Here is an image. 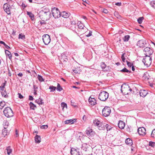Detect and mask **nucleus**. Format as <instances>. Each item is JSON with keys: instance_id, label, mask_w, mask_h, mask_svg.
<instances>
[{"instance_id": "obj_52", "label": "nucleus", "mask_w": 155, "mask_h": 155, "mask_svg": "<svg viewBox=\"0 0 155 155\" xmlns=\"http://www.w3.org/2000/svg\"><path fill=\"white\" fill-rule=\"evenodd\" d=\"M126 62L127 63V65L128 66V67H131L133 65V64L131 63L130 62H129L127 61H126Z\"/></svg>"}, {"instance_id": "obj_27", "label": "nucleus", "mask_w": 155, "mask_h": 155, "mask_svg": "<svg viewBox=\"0 0 155 155\" xmlns=\"http://www.w3.org/2000/svg\"><path fill=\"white\" fill-rule=\"evenodd\" d=\"M121 72H126L128 73H130L131 72V71H129L126 68H124L123 69L120 71Z\"/></svg>"}, {"instance_id": "obj_54", "label": "nucleus", "mask_w": 155, "mask_h": 155, "mask_svg": "<svg viewBox=\"0 0 155 155\" xmlns=\"http://www.w3.org/2000/svg\"><path fill=\"white\" fill-rule=\"evenodd\" d=\"M48 127L47 125H42L41 127V128L42 129H47Z\"/></svg>"}, {"instance_id": "obj_49", "label": "nucleus", "mask_w": 155, "mask_h": 155, "mask_svg": "<svg viewBox=\"0 0 155 155\" xmlns=\"http://www.w3.org/2000/svg\"><path fill=\"white\" fill-rule=\"evenodd\" d=\"M149 145L152 147H154L155 146V143L154 142L150 141L149 143Z\"/></svg>"}, {"instance_id": "obj_62", "label": "nucleus", "mask_w": 155, "mask_h": 155, "mask_svg": "<svg viewBox=\"0 0 155 155\" xmlns=\"http://www.w3.org/2000/svg\"><path fill=\"white\" fill-rule=\"evenodd\" d=\"M33 89H37L38 88V87L36 85L34 84H33Z\"/></svg>"}, {"instance_id": "obj_10", "label": "nucleus", "mask_w": 155, "mask_h": 155, "mask_svg": "<svg viewBox=\"0 0 155 155\" xmlns=\"http://www.w3.org/2000/svg\"><path fill=\"white\" fill-rule=\"evenodd\" d=\"M4 11L8 14L10 15V5L7 3H5L3 6Z\"/></svg>"}, {"instance_id": "obj_4", "label": "nucleus", "mask_w": 155, "mask_h": 155, "mask_svg": "<svg viewBox=\"0 0 155 155\" xmlns=\"http://www.w3.org/2000/svg\"><path fill=\"white\" fill-rule=\"evenodd\" d=\"M3 113L5 116L7 117H10L13 116L12 110L9 107H7L5 108Z\"/></svg>"}, {"instance_id": "obj_35", "label": "nucleus", "mask_w": 155, "mask_h": 155, "mask_svg": "<svg viewBox=\"0 0 155 155\" xmlns=\"http://www.w3.org/2000/svg\"><path fill=\"white\" fill-rule=\"evenodd\" d=\"M143 19L144 18L143 17L138 18L137 19L138 22L140 24H141Z\"/></svg>"}, {"instance_id": "obj_55", "label": "nucleus", "mask_w": 155, "mask_h": 155, "mask_svg": "<svg viewBox=\"0 0 155 155\" xmlns=\"http://www.w3.org/2000/svg\"><path fill=\"white\" fill-rule=\"evenodd\" d=\"M92 31H90L89 34L86 35L85 36L87 37H89V36H90L92 35Z\"/></svg>"}, {"instance_id": "obj_23", "label": "nucleus", "mask_w": 155, "mask_h": 155, "mask_svg": "<svg viewBox=\"0 0 155 155\" xmlns=\"http://www.w3.org/2000/svg\"><path fill=\"white\" fill-rule=\"evenodd\" d=\"M5 52L6 56H8L10 60H11L12 58V55L11 53L8 50H5Z\"/></svg>"}, {"instance_id": "obj_13", "label": "nucleus", "mask_w": 155, "mask_h": 155, "mask_svg": "<svg viewBox=\"0 0 155 155\" xmlns=\"http://www.w3.org/2000/svg\"><path fill=\"white\" fill-rule=\"evenodd\" d=\"M95 132L92 129L88 128L85 131V134L89 137H92L94 135Z\"/></svg>"}, {"instance_id": "obj_63", "label": "nucleus", "mask_w": 155, "mask_h": 155, "mask_svg": "<svg viewBox=\"0 0 155 155\" xmlns=\"http://www.w3.org/2000/svg\"><path fill=\"white\" fill-rule=\"evenodd\" d=\"M18 76L20 77H21L23 76V74L21 73H19L18 74Z\"/></svg>"}, {"instance_id": "obj_9", "label": "nucleus", "mask_w": 155, "mask_h": 155, "mask_svg": "<svg viewBox=\"0 0 155 155\" xmlns=\"http://www.w3.org/2000/svg\"><path fill=\"white\" fill-rule=\"evenodd\" d=\"M128 89L129 86L128 85L123 84L121 86V91L125 94H128L129 93L128 90Z\"/></svg>"}, {"instance_id": "obj_53", "label": "nucleus", "mask_w": 155, "mask_h": 155, "mask_svg": "<svg viewBox=\"0 0 155 155\" xmlns=\"http://www.w3.org/2000/svg\"><path fill=\"white\" fill-rule=\"evenodd\" d=\"M77 25L75 21H71V24H70V25Z\"/></svg>"}, {"instance_id": "obj_8", "label": "nucleus", "mask_w": 155, "mask_h": 155, "mask_svg": "<svg viewBox=\"0 0 155 155\" xmlns=\"http://www.w3.org/2000/svg\"><path fill=\"white\" fill-rule=\"evenodd\" d=\"M144 54L146 56L150 57V56L151 55L153 52V50L149 47H146L143 50Z\"/></svg>"}, {"instance_id": "obj_43", "label": "nucleus", "mask_w": 155, "mask_h": 155, "mask_svg": "<svg viewBox=\"0 0 155 155\" xmlns=\"http://www.w3.org/2000/svg\"><path fill=\"white\" fill-rule=\"evenodd\" d=\"M150 3L151 6L155 8V1H151Z\"/></svg>"}, {"instance_id": "obj_58", "label": "nucleus", "mask_w": 155, "mask_h": 155, "mask_svg": "<svg viewBox=\"0 0 155 155\" xmlns=\"http://www.w3.org/2000/svg\"><path fill=\"white\" fill-rule=\"evenodd\" d=\"M29 100L30 101H32L34 100V98L31 96H29Z\"/></svg>"}, {"instance_id": "obj_64", "label": "nucleus", "mask_w": 155, "mask_h": 155, "mask_svg": "<svg viewBox=\"0 0 155 155\" xmlns=\"http://www.w3.org/2000/svg\"><path fill=\"white\" fill-rule=\"evenodd\" d=\"M71 105L72 106H74V107L76 106V105H75V104L74 103V102H72V101H71Z\"/></svg>"}, {"instance_id": "obj_48", "label": "nucleus", "mask_w": 155, "mask_h": 155, "mask_svg": "<svg viewBox=\"0 0 155 155\" xmlns=\"http://www.w3.org/2000/svg\"><path fill=\"white\" fill-rule=\"evenodd\" d=\"M82 4H83L86 7H88V5H89V3H87V2H86V1H82Z\"/></svg>"}, {"instance_id": "obj_45", "label": "nucleus", "mask_w": 155, "mask_h": 155, "mask_svg": "<svg viewBox=\"0 0 155 155\" xmlns=\"http://www.w3.org/2000/svg\"><path fill=\"white\" fill-rule=\"evenodd\" d=\"M19 38L24 39L25 38V35L22 34H20L19 35Z\"/></svg>"}, {"instance_id": "obj_59", "label": "nucleus", "mask_w": 155, "mask_h": 155, "mask_svg": "<svg viewBox=\"0 0 155 155\" xmlns=\"http://www.w3.org/2000/svg\"><path fill=\"white\" fill-rule=\"evenodd\" d=\"M115 5L118 6H120V5H121V2H117L115 4Z\"/></svg>"}, {"instance_id": "obj_44", "label": "nucleus", "mask_w": 155, "mask_h": 155, "mask_svg": "<svg viewBox=\"0 0 155 155\" xmlns=\"http://www.w3.org/2000/svg\"><path fill=\"white\" fill-rule=\"evenodd\" d=\"M102 124H101V126L100 125L99 126H98V129L100 130H103L105 128V127L104 126V125L102 126Z\"/></svg>"}, {"instance_id": "obj_19", "label": "nucleus", "mask_w": 155, "mask_h": 155, "mask_svg": "<svg viewBox=\"0 0 155 155\" xmlns=\"http://www.w3.org/2000/svg\"><path fill=\"white\" fill-rule=\"evenodd\" d=\"M119 127L121 129H123L125 126V123L122 121H120L118 124Z\"/></svg>"}, {"instance_id": "obj_60", "label": "nucleus", "mask_w": 155, "mask_h": 155, "mask_svg": "<svg viewBox=\"0 0 155 155\" xmlns=\"http://www.w3.org/2000/svg\"><path fill=\"white\" fill-rule=\"evenodd\" d=\"M39 22H40V24L41 25L46 24L45 22L44 21H40Z\"/></svg>"}, {"instance_id": "obj_16", "label": "nucleus", "mask_w": 155, "mask_h": 155, "mask_svg": "<svg viewBox=\"0 0 155 155\" xmlns=\"http://www.w3.org/2000/svg\"><path fill=\"white\" fill-rule=\"evenodd\" d=\"M70 14V13L68 12L63 11L61 12V16L64 18H67L69 17Z\"/></svg>"}, {"instance_id": "obj_17", "label": "nucleus", "mask_w": 155, "mask_h": 155, "mask_svg": "<svg viewBox=\"0 0 155 155\" xmlns=\"http://www.w3.org/2000/svg\"><path fill=\"white\" fill-rule=\"evenodd\" d=\"M9 134V132H8L7 130H6V127H5L2 130V137H5V136Z\"/></svg>"}, {"instance_id": "obj_33", "label": "nucleus", "mask_w": 155, "mask_h": 155, "mask_svg": "<svg viewBox=\"0 0 155 155\" xmlns=\"http://www.w3.org/2000/svg\"><path fill=\"white\" fill-rule=\"evenodd\" d=\"M1 93L2 96L5 97H7L8 96L5 90L4 91H2Z\"/></svg>"}, {"instance_id": "obj_47", "label": "nucleus", "mask_w": 155, "mask_h": 155, "mask_svg": "<svg viewBox=\"0 0 155 155\" xmlns=\"http://www.w3.org/2000/svg\"><path fill=\"white\" fill-rule=\"evenodd\" d=\"M151 136L152 137L155 138V129L152 130Z\"/></svg>"}, {"instance_id": "obj_3", "label": "nucleus", "mask_w": 155, "mask_h": 155, "mask_svg": "<svg viewBox=\"0 0 155 155\" xmlns=\"http://www.w3.org/2000/svg\"><path fill=\"white\" fill-rule=\"evenodd\" d=\"M39 16L41 19L47 20L50 18L51 13H45L42 11H40L39 13Z\"/></svg>"}, {"instance_id": "obj_20", "label": "nucleus", "mask_w": 155, "mask_h": 155, "mask_svg": "<svg viewBox=\"0 0 155 155\" xmlns=\"http://www.w3.org/2000/svg\"><path fill=\"white\" fill-rule=\"evenodd\" d=\"M76 120L75 119L66 120L64 121V123L66 124H72L74 123V122H75Z\"/></svg>"}, {"instance_id": "obj_6", "label": "nucleus", "mask_w": 155, "mask_h": 155, "mask_svg": "<svg viewBox=\"0 0 155 155\" xmlns=\"http://www.w3.org/2000/svg\"><path fill=\"white\" fill-rule=\"evenodd\" d=\"M42 40L44 44L45 45H48L50 42V37L48 34L44 35L42 36Z\"/></svg>"}, {"instance_id": "obj_15", "label": "nucleus", "mask_w": 155, "mask_h": 155, "mask_svg": "<svg viewBox=\"0 0 155 155\" xmlns=\"http://www.w3.org/2000/svg\"><path fill=\"white\" fill-rule=\"evenodd\" d=\"M88 101L89 104L92 106H94L97 104L95 99L94 97H92L91 96L89 98Z\"/></svg>"}, {"instance_id": "obj_42", "label": "nucleus", "mask_w": 155, "mask_h": 155, "mask_svg": "<svg viewBox=\"0 0 155 155\" xmlns=\"http://www.w3.org/2000/svg\"><path fill=\"white\" fill-rule=\"evenodd\" d=\"M38 78L39 81L41 82L43 81L44 80V79L42 78V77L40 75H38Z\"/></svg>"}, {"instance_id": "obj_30", "label": "nucleus", "mask_w": 155, "mask_h": 155, "mask_svg": "<svg viewBox=\"0 0 155 155\" xmlns=\"http://www.w3.org/2000/svg\"><path fill=\"white\" fill-rule=\"evenodd\" d=\"M5 102L4 101H2L0 102V109H2L5 106Z\"/></svg>"}, {"instance_id": "obj_38", "label": "nucleus", "mask_w": 155, "mask_h": 155, "mask_svg": "<svg viewBox=\"0 0 155 155\" xmlns=\"http://www.w3.org/2000/svg\"><path fill=\"white\" fill-rule=\"evenodd\" d=\"M49 89H51V92L54 91L55 90L56 87L53 86H51L49 87Z\"/></svg>"}, {"instance_id": "obj_28", "label": "nucleus", "mask_w": 155, "mask_h": 155, "mask_svg": "<svg viewBox=\"0 0 155 155\" xmlns=\"http://www.w3.org/2000/svg\"><path fill=\"white\" fill-rule=\"evenodd\" d=\"M10 147V146H9L6 148L7 153L8 155H10L12 151V150Z\"/></svg>"}, {"instance_id": "obj_37", "label": "nucleus", "mask_w": 155, "mask_h": 155, "mask_svg": "<svg viewBox=\"0 0 155 155\" xmlns=\"http://www.w3.org/2000/svg\"><path fill=\"white\" fill-rule=\"evenodd\" d=\"M9 125V123L8 121L6 120H5L4 122L3 126L4 127H6V128Z\"/></svg>"}, {"instance_id": "obj_25", "label": "nucleus", "mask_w": 155, "mask_h": 155, "mask_svg": "<svg viewBox=\"0 0 155 155\" xmlns=\"http://www.w3.org/2000/svg\"><path fill=\"white\" fill-rule=\"evenodd\" d=\"M40 11H42L43 12L45 13H51V12L50 11L49 9L47 7H43L42 8V10H41Z\"/></svg>"}, {"instance_id": "obj_57", "label": "nucleus", "mask_w": 155, "mask_h": 155, "mask_svg": "<svg viewBox=\"0 0 155 155\" xmlns=\"http://www.w3.org/2000/svg\"><path fill=\"white\" fill-rule=\"evenodd\" d=\"M18 97L20 99H22L23 98V96L20 93H18Z\"/></svg>"}, {"instance_id": "obj_11", "label": "nucleus", "mask_w": 155, "mask_h": 155, "mask_svg": "<svg viewBox=\"0 0 155 155\" xmlns=\"http://www.w3.org/2000/svg\"><path fill=\"white\" fill-rule=\"evenodd\" d=\"M146 44V42L144 40H141L139 41L137 43V45L140 48H143L145 47Z\"/></svg>"}, {"instance_id": "obj_51", "label": "nucleus", "mask_w": 155, "mask_h": 155, "mask_svg": "<svg viewBox=\"0 0 155 155\" xmlns=\"http://www.w3.org/2000/svg\"><path fill=\"white\" fill-rule=\"evenodd\" d=\"M35 1V2H33V1H29V2L30 3L33 2V3H38V4H42L43 3L42 2H39L38 1Z\"/></svg>"}, {"instance_id": "obj_46", "label": "nucleus", "mask_w": 155, "mask_h": 155, "mask_svg": "<svg viewBox=\"0 0 155 155\" xmlns=\"http://www.w3.org/2000/svg\"><path fill=\"white\" fill-rule=\"evenodd\" d=\"M94 123L96 124V125L98 127V126H100V125H101V123H100V121L98 120H95L94 121Z\"/></svg>"}, {"instance_id": "obj_39", "label": "nucleus", "mask_w": 155, "mask_h": 155, "mask_svg": "<svg viewBox=\"0 0 155 155\" xmlns=\"http://www.w3.org/2000/svg\"><path fill=\"white\" fill-rule=\"evenodd\" d=\"M61 106L62 107V109L63 110L64 108L65 107L66 108H67V104L64 102H62L61 103Z\"/></svg>"}, {"instance_id": "obj_12", "label": "nucleus", "mask_w": 155, "mask_h": 155, "mask_svg": "<svg viewBox=\"0 0 155 155\" xmlns=\"http://www.w3.org/2000/svg\"><path fill=\"white\" fill-rule=\"evenodd\" d=\"M70 152L71 155H80V154L79 149L74 148H71Z\"/></svg>"}, {"instance_id": "obj_32", "label": "nucleus", "mask_w": 155, "mask_h": 155, "mask_svg": "<svg viewBox=\"0 0 155 155\" xmlns=\"http://www.w3.org/2000/svg\"><path fill=\"white\" fill-rule=\"evenodd\" d=\"M61 57L64 60V61H66L68 60L67 57L66 56L65 53H63L61 54Z\"/></svg>"}, {"instance_id": "obj_21", "label": "nucleus", "mask_w": 155, "mask_h": 155, "mask_svg": "<svg viewBox=\"0 0 155 155\" xmlns=\"http://www.w3.org/2000/svg\"><path fill=\"white\" fill-rule=\"evenodd\" d=\"M35 142L36 143H39L41 141V138L40 136L36 135L35 137Z\"/></svg>"}, {"instance_id": "obj_34", "label": "nucleus", "mask_w": 155, "mask_h": 155, "mask_svg": "<svg viewBox=\"0 0 155 155\" xmlns=\"http://www.w3.org/2000/svg\"><path fill=\"white\" fill-rule=\"evenodd\" d=\"M57 90L59 91H61L63 90V88L61 87L59 84L58 83L57 88H56Z\"/></svg>"}, {"instance_id": "obj_14", "label": "nucleus", "mask_w": 155, "mask_h": 155, "mask_svg": "<svg viewBox=\"0 0 155 155\" xmlns=\"http://www.w3.org/2000/svg\"><path fill=\"white\" fill-rule=\"evenodd\" d=\"M137 131L140 135H144L146 134V130L143 127L139 128Z\"/></svg>"}, {"instance_id": "obj_50", "label": "nucleus", "mask_w": 155, "mask_h": 155, "mask_svg": "<svg viewBox=\"0 0 155 155\" xmlns=\"http://www.w3.org/2000/svg\"><path fill=\"white\" fill-rule=\"evenodd\" d=\"M124 54H123L122 55H121V59H122V61L123 62H125V57H124Z\"/></svg>"}, {"instance_id": "obj_5", "label": "nucleus", "mask_w": 155, "mask_h": 155, "mask_svg": "<svg viewBox=\"0 0 155 155\" xmlns=\"http://www.w3.org/2000/svg\"><path fill=\"white\" fill-rule=\"evenodd\" d=\"M52 14L55 18H58L61 16V13L60 12L58 9L56 8H52L51 9Z\"/></svg>"}, {"instance_id": "obj_26", "label": "nucleus", "mask_w": 155, "mask_h": 155, "mask_svg": "<svg viewBox=\"0 0 155 155\" xmlns=\"http://www.w3.org/2000/svg\"><path fill=\"white\" fill-rule=\"evenodd\" d=\"M27 14L31 18L32 20L34 18V16L31 12L27 11Z\"/></svg>"}, {"instance_id": "obj_22", "label": "nucleus", "mask_w": 155, "mask_h": 155, "mask_svg": "<svg viewBox=\"0 0 155 155\" xmlns=\"http://www.w3.org/2000/svg\"><path fill=\"white\" fill-rule=\"evenodd\" d=\"M73 71L75 74H80V72L81 71L80 69V68L79 67H77V68H75L73 70Z\"/></svg>"}, {"instance_id": "obj_24", "label": "nucleus", "mask_w": 155, "mask_h": 155, "mask_svg": "<svg viewBox=\"0 0 155 155\" xmlns=\"http://www.w3.org/2000/svg\"><path fill=\"white\" fill-rule=\"evenodd\" d=\"M126 143L129 145H131L132 144V140L130 138H127L125 141Z\"/></svg>"}, {"instance_id": "obj_56", "label": "nucleus", "mask_w": 155, "mask_h": 155, "mask_svg": "<svg viewBox=\"0 0 155 155\" xmlns=\"http://www.w3.org/2000/svg\"><path fill=\"white\" fill-rule=\"evenodd\" d=\"M103 12L105 13H106V14H107L108 13V10H107V9H103Z\"/></svg>"}, {"instance_id": "obj_2", "label": "nucleus", "mask_w": 155, "mask_h": 155, "mask_svg": "<svg viewBox=\"0 0 155 155\" xmlns=\"http://www.w3.org/2000/svg\"><path fill=\"white\" fill-rule=\"evenodd\" d=\"M109 97L108 93L106 91H102L99 94L98 98L101 101H105Z\"/></svg>"}, {"instance_id": "obj_61", "label": "nucleus", "mask_w": 155, "mask_h": 155, "mask_svg": "<svg viewBox=\"0 0 155 155\" xmlns=\"http://www.w3.org/2000/svg\"><path fill=\"white\" fill-rule=\"evenodd\" d=\"M5 46L6 48L8 49H11L10 47L8 46L6 44L5 45Z\"/></svg>"}, {"instance_id": "obj_29", "label": "nucleus", "mask_w": 155, "mask_h": 155, "mask_svg": "<svg viewBox=\"0 0 155 155\" xmlns=\"http://www.w3.org/2000/svg\"><path fill=\"white\" fill-rule=\"evenodd\" d=\"M130 36L129 35H126L124 36L123 38V40L125 42H127L128 41L130 38Z\"/></svg>"}, {"instance_id": "obj_41", "label": "nucleus", "mask_w": 155, "mask_h": 155, "mask_svg": "<svg viewBox=\"0 0 155 155\" xmlns=\"http://www.w3.org/2000/svg\"><path fill=\"white\" fill-rule=\"evenodd\" d=\"M101 66L103 69L105 68L106 67V65L104 62H102L101 64Z\"/></svg>"}, {"instance_id": "obj_36", "label": "nucleus", "mask_w": 155, "mask_h": 155, "mask_svg": "<svg viewBox=\"0 0 155 155\" xmlns=\"http://www.w3.org/2000/svg\"><path fill=\"white\" fill-rule=\"evenodd\" d=\"M104 126L106 129H107V131L110 130L112 128L111 126L107 124H106L105 125H104Z\"/></svg>"}, {"instance_id": "obj_40", "label": "nucleus", "mask_w": 155, "mask_h": 155, "mask_svg": "<svg viewBox=\"0 0 155 155\" xmlns=\"http://www.w3.org/2000/svg\"><path fill=\"white\" fill-rule=\"evenodd\" d=\"M43 100L42 99H40V100H36L35 102L38 103L39 105L41 104H43L44 103L42 102Z\"/></svg>"}, {"instance_id": "obj_31", "label": "nucleus", "mask_w": 155, "mask_h": 155, "mask_svg": "<svg viewBox=\"0 0 155 155\" xmlns=\"http://www.w3.org/2000/svg\"><path fill=\"white\" fill-rule=\"evenodd\" d=\"M29 105L30 107V108L31 109L34 110L35 107L36 108V106L33 103L31 102L29 104Z\"/></svg>"}, {"instance_id": "obj_18", "label": "nucleus", "mask_w": 155, "mask_h": 155, "mask_svg": "<svg viewBox=\"0 0 155 155\" xmlns=\"http://www.w3.org/2000/svg\"><path fill=\"white\" fill-rule=\"evenodd\" d=\"M139 94L140 96L144 97L147 94V92L145 90H141L140 91Z\"/></svg>"}, {"instance_id": "obj_1", "label": "nucleus", "mask_w": 155, "mask_h": 155, "mask_svg": "<svg viewBox=\"0 0 155 155\" xmlns=\"http://www.w3.org/2000/svg\"><path fill=\"white\" fill-rule=\"evenodd\" d=\"M69 27L70 29L74 31L77 34L80 35L81 36L86 32L87 30L86 28L80 21L78 22L77 25H69Z\"/></svg>"}, {"instance_id": "obj_7", "label": "nucleus", "mask_w": 155, "mask_h": 155, "mask_svg": "<svg viewBox=\"0 0 155 155\" xmlns=\"http://www.w3.org/2000/svg\"><path fill=\"white\" fill-rule=\"evenodd\" d=\"M111 112L110 108L109 107H105L102 110V114L104 117L108 116Z\"/></svg>"}]
</instances>
